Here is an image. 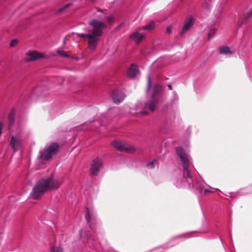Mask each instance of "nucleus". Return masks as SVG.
Instances as JSON below:
<instances>
[{"instance_id":"nucleus-24","label":"nucleus","mask_w":252,"mask_h":252,"mask_svg":"<svg viewBox=\"0 0 252 252\" xmlns=\"http://www.w3.org/2000/svg\"><path fill=\"white\" fill-rule=\"evenodd\" d=\"M85 218H86L87 221L88 222V223H89V222L91 220V217H90V215L89 212V210L88 208H87V209H86V214Z\"/></svg>"},{"instance_id":"nucleus-2","label":"nucleus","mask_w":252,"mask_h":252,"mask_svg":"<svg viewBox=\"0 0 252 252\" xmlns=\"http://www.w3.org/2000/svg\"><path fill=\"white\" fill-rule=\"evenodd\" d=\"M61 182L52 178H42L38 181L30 194L33 199H38L44 192L58 188Z\"/></svg>"},{"instance_id":"nucleus-29","label":"nucleus","mask_w":252,"mask_h":252,"mask_svg":"<svg viewBox=\"0 0 252 252\" xmlns=\"http://www.w3.org/2000/svg\"><path fill=\"white\" fill-rule=\"evenodd\" d=\"M124 25V23H121V24H120L118 27H117V29H120V28L123 26Z\"/></svg>"},{"instance_id":"nucleus-26","label":"nucleus","mask_w":252,"mask_h":252,"mask_svg":"<svg viewBox=\"0 0 252 252\" xmlns=\"http://www.w3.org/2000/svg\"><path fill=\"white\" fill-rule=\"evenodd\" d=\"M155 162V161H151L147 164V166L148 167H149L152 168H154L155 166V165H154Z\"/></svg>"},{"instance_id":"nucleus-17","label":"nucleus","mask_w":252,"mask_h":252,"mask_svg":"<svg viewBox=\"0 0 252 252\" xmlns=\"http://www.w3.org/2000/svg\"><path fill=\"white\" fill-rule=\"evenodd\" d=\"M71 5V3H69L65 4L64 6H63V7H61L58 10H57L56 11L55 14H61V13H63L67 9L69 8V7Z\"/></svg>"},{"instance_id":"nucleus-15","label":"nucleus","mask_w":252,"mask_h":252,"mask_svg":"<svg viewBox=\"0 0 252 252\" xmlns=\"http://www.w3.org/2000/svg\"><path fill=\"white\" fill-rule=\"evenodd\" d=\"M155 23L153 21L150 22L148 24L143 26L142 27H140L138 29L139 31L141 30H146L151 31L155 29Z\"/></svg>"},{"instance_id":"nucleus-4","label":"nucleus","mask_w":252,"mask_h":252,"mask_svg":"<svg viewBox=\"0 0 252 252\" xmlns=\"http://www.w3.org/2000/svg\"><path fill=\"white\" fill-rule=\"evenodd\" d=\"M161 91V87L159 85L156 84L154 86L152 98L145 103L143 106L144 110L141 112L142 115L148 114V110L151 111L155 110L156 106L158 103V99L157 96L159 95Z\"/></svg>"},{"instance_id":"nucleus-3","label":"nucleus","mask_w":252,"mask_h":252,"mask_svg":"<svg viewBox=\"0 0 252 252\" xmlns=\"http://www.w3.org/2000/svg\"><path fill=\"white\" fill-rule=\"evenodd\" d=\"M176 153L180 158V163L184 169L183 177L186 182L190 186L192 180L190 172L189 169L190 164V158L189 155L185 152L183 149L178 147L176 149Z\"/></svg>"},{"instance_id":"nucleus-16","label":"nucleus","mask_w":252,"mask_h":252,"mask_svg":"<svg viewBox=\"0 0 252 252\" xmlns=\"http://www.w3.org/2000/svg\"><path fill=\"white\" fill-rule=\"evenodd\" d=\"M220 53L223 55H230L232 54V52L230 50V48L227 46H223L220 48Z\"/></svg>"},{"instance_id":"nucleus-32","label":"nucleus","mask_w":252,"mask_h":252,"mask_svg":"<svg viewBox=\"0 0 252 252\" xmlns=\"http://www.w3.org/2000/svg\"><path fill=\"white\" fill-rule=\"evenodd\" d=\"M91 1H92V2H94V0H91Z\"/></svg>"},{"instance_id":"nucleus-14","label":"nucleus","mask_w":252,"mask_h":252,"mask_svg":"<svg viewBox=\"0 0 252 252\" xmlns=\"http://www.w3.org/2000/svg\"><path fill=\"white\" fill-rule=\"evenodd\" d=\"M138 72V69L137 66L132 64L130 65L128 70L127 75L130 78H134L137 75Z\"/></svg>"},{"instance_id":"nucleus-18","label":"nucleus","mask_w":252,"mask_h":252,"mask_svg":"<svg viewBox=\"0 0 252 252\" xmlns=\"http://www.w3.org/2000/svg\"><path fill=\"white\" fill-rule=\"evenodd\" d=\"M14 115H15V111L14 110L12 109L10 112L9 115H8V120H9V125L10 126L12 125L15 121L14 118Z\"/></svg>"},{"instance_id":"nucleus-21","label":"nucleus","mask_w":252,"mask_h":252,"mask_svg":"<svg viewBox=\"0 0 252 252\" xmlns=\"http://www.w3.org/2000/svg\"><path fill=\"white\" fill-rule=\"evenodd\" d=\"M51 252H63V251L61 248L52 247L51 248Z\"/></svg>"},{"instance_id":"nucleus-20","label":"nucleus","mask_w":252,"mask_h":252,"mask_svg":"<svg viewBox=\"0 0 252 252\" xmlns=\"http://www.w3.org/2000/svg\"><path fill=\"white\" fill-rule=\"evenodd\" d=\"M217 32V30L215 28H212L210 30L209 33H208V37L209 38H211L212 37H213L215 34H216Z\"/></svg>"},{"instance_id":"nucleus-9","label":"nucleus","mask_w":252,"mask_h":252,"mask_svg":"<svg viewBox=\"0 0 252 252\" xmlns=\"http://www.w3.org/2000/svg\"><path fill=\"white\" fill-rule=\"evenodd\" d=\"M102 163L100 159L97 158L94 160L91 165L90 171L92 175H96L102 167Z\"/></svg>"},{"instance_id":"nucleus-5","label":"nucleus","mask_w":252,"mask_h":252,"mask_svg":"<svg viewBox=\"0 0 252 252\" xmlns=\"http://www.w3.org/2000/svg\"><path fill=\"white\" fill-rule=\"evenodd\" d=\"M112 145L121 152L132 153L135 151V148L133 146L124 142L114 141L112 143Z\"/></svg>"},{"instance_id":"nucleus-7","label":"nucleus","mask_w":252,"mask_h":252,"mask_svg":"<svg viewBox=\"0 0 252 252\" xmlns=\"http://www.w3.org/2000/svg\"><path fill=\"white\" fill-rule=\"evenodd\" d=\"M44 57V55L35 51H29L26 53L24 61L26 63L33 62Z\"/></svg>"},{"instance_id":"nucleus-11","label":"nucleus","mask_w":252,"mask_h":252,"mask_svg":"<svg viewBox=\"0 0 252 252\" xmlns=\"http://www.w3.org/2000/svg\"><path fill=\"white\" fill-rule=\"evenodd\" d=\"M193 20L191 17H188L185 21V23L182 31L180 32V36H182L188 31L189 29L193 26Z\"/></svg>"},{"instance_id":"nucleus-10","label":"nucleus","mask_w":252,"mask_h":252,"mask_svg":"<svg viewBox=\"0 0 252 252\" xmlns=\"http://www.w3.org/2000/svg\"><path fill=\"white\" fill-rule=\"evenodd\" d=\"M125 94L121 91L115 90L112 92V97L114 102L120 103L122 102L125 98Z\"/></svg>"},{"instance_id":"nucleus-28","label":"nucleus","mask_w":252,"mask_h":252,"mask_svg":"<svg viewBox=\"0 0 252 252\" xmlns=\"http://www.w3.org/2000/svg\"><path fill=\"white\" fill-rule=\"evenodd\" d=\"M212 191L210 189H205L204 190V194H207L208 193L211 192Z\"/></svg>"},{"instance_id":"nucleus-22","label":"nucleus","mask_w":252,"mask_h":252,"mask_svg":"<svg viewBox=\"0 0 252 252\" xmlns=\"http://www.w3.org/2000/svg\"><path fill=\"white\" fill-rule=\"evenodd\" d=\"M106 20L110 24H111L114 22V17L112 16L106 17Z\"/></svg>"},{"instance_id":"nucleus-6","label":"nucleus","mask_w":252,"mask_h":252,"mask_svg":"<svg viewBox=\"0 0 252 252\" xmlns=\"http://www.w3.org/2000/svg\"><path fill=\"white\" fill-rule=\"evenodd\" d=\"M59 146L57 144L53 143L46 150L40 152V158L45 160L50 159L52 155L58 150Z\"/></svg>"},{"instance_id":"nucleus-30","label":"nucleus","mask_w":252,"mask_h":252,"mask_svg":"<svg viewBox=\"0 0 252 252\" xmlns=\"http://www.w3.org/2000/svg\"><path fill=\"white\" fill-rule=\"evenodd\" d=\"M168 87L170 90H171L172 89V86L171 85H168Z\"/></svg>"},{"instance_id":"nucleus-31","label":"nucleus","mask_w":252,"mask_h":252,"mask_svg":"<svg viewBox=\"0 0 252 252\" xmlns=\"http://www.w3.org/2000/svg\"><path fill=\"white\" fill-rule=\"evenodd\" d=\"M96 17L99 18H101V17L100 16H99V15H96Z\"/></svg>"},{"instance_id":"nucleus-1","label":"nucleus","mask_w":252,"mask_h":252,"mask_svg":"<svg viewBox=\"0 0 252 252\" xmlns=\"http://www.w3.org/2000/svg\"><path fill=\"white\" fill-rule=\"evenodd\" d=\"M89 25L93 27V30L88 31L87 33H75L80 38H83L88 44L89 48L94 50L99 41V37L102 34V29L106 25L104 23L96 19L91 20Z\"/></svg>"},{"instance_id":"nucleus-23","label":"nucleus","mask_w":252,"mask_h":252,"mask_svg":"<svg viewBox=\"0 0 252 252\" xmlns=\"http://www.w3.org/2000/svg\"><path fill=\"white\" fill-rule=\"evenodd\" d=\"M151 86V79L150 76H148V85L147 88V92H149L150 89V87Z\"/></svg>"},{"instance_id":"nucleus-13","label":"nucleus","mask_w":252,"mask_h":252,"mask_svg":"<svg viewBox=\"0 0 252 252\" xmlns=\"http://www.w3.org/2000/svg\"><path fill=\"white\" fill-rule=\"evenodd\" d=\"M144 36L143 34L140 33L138 32H135L130 35V38L135 43H138L141 41Z\"/></svg>"},{"instance_id":"nucleus-19","label":"nucleus","mask_w":252,"mask_h":252,"mask_svg":"<svg viewBox=\"0 0 252 252\" xmlns=\"http://www.w3.org/2000/svg\"><path fill=\"white\" fill-rule=\"evenodd\" d=\"M57 53L59 56L62 57H65V58H68L69 55L66 54V53L62 50H58L57 51Z\"/></svg>"},{"instance_id":"nucleus-25","label":"nucleus","mask_w":252,"mask_h":252,"mask_svg":"<svg viewBox=\"0 0 252 252\" xmlns=\"http://www.w3.org/2000/svg\"><path fill=\"white\" fill-rule=\"evenodd\" d=\"M17 42H18V41L16 39L12 40L11 41V42H10V47H13L17 45Z\"/></svg>"},{"instance_id":"nucleus-12","label":"nucleus","mask_w":252,"mask_h":252,"mask_svg":"<svg viewBox=\"0 0 252 252\" xmlns=\"http://www.w3.org/2000/svg\"><path fill=\"white\" fill-rule=\"evenodd\" d=\"M252 8L248 11L244 13L239 18L238 26L241 27L243 24L252 16Z\"/></svg>"},{"instance_id":"nucleus-27","label":"nucleus","mask_w":252,"mask_h":252,"mask_svg":"<svg viewBox=\"0 0 252 252\" xmlns=\"http://www.w3.org/2000/svg\"><path fill=\"white\" fill-rule=\"evenodd\" d=\"M172 28L171 27H168L166 29V32L167 33H170L171 32Z\"/></svg>"},{"instance_id":"nucleus-8","label":"nucleus","mask_w":252,"mask_h":252,"mask_svg":"<svg viewBox=\"0 0 252 252\" xmlns=\"http://www.w3.org/2000/svg\"><path fill=\"white\" fill-rule=\"evenodd\" d=\"M9 145L14 152H16L22 147V140L19 136L12 135L11 136Z\"/></svg>"}]
</instances>
